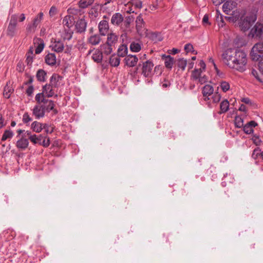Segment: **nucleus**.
<instances>
[{
  "label": "nucleus",
  "instance_id": "16",
  "mask_svg": "<svg viewBox=\"0 0 263 263\" xmlns=\"http://www.w3.org/2000/svg\"><path fill=\"white\" fill-rule=\"evenodd\" d=\"M87 26V22L84 19L81 18L76 22V28L77 32L82 33L85 32Z\"/></svg>",
  "mask_w": 263,
  "mask_h": 263
},
{
  "label": "nucleus",
  "instance_id": "1",
  "mask_svg": "<svg viewBox=\"0 0 263 263\" xmlns=\"http://www.w3.org/2000/svg\"><path fill=\"white\" fill-rule=\"evenodd\" d=\"M233 66V69L240 72H243L246 70V66L247 63L246 53L242 50L237 48L236 55Z\"/></svg>",
  "mask_w": 263,
  "mask_h": 263
},
{
  "label": "nucleus",
  "instance_id": "6",
  "mask_svg": "<svg viewBox=\"0 0 263 263\" xmlns=\"http://www.w3.org/2000/svg\"><path fill=\"white\" fill-rule=\"evenodd\" d=\"M43 12H40L33 20L32 22L27 25L26 31L28 33L34 32L35 31L37 26L43 19Z\"/></svg>",
  "mask_w": 263,
  "mask_h": 263
},
{
  "label": "nucleus",
  "instance_id": "20",
  "mask_svg": "<svg viewBox=\"0 0 263 263\" xmlns=\"http://www.w3.org/2000/svg\"><path fill=\"white\" fill-rule=\"evenodd\" d=\"M52 49L56 52H62L64 48V43L61 41H54L51 45Z\"/></svg>",
  "mask_w": 263,
  "mask_h": 263
},
{
  "label": "nucleus",
  "instance_id": "25",
  "mask_svg": "<svg viewBox=\"0 0 263 263\" xmlns=\"http://www.w3.org/2000/svg\"><path fill=\"white\" fill-rule=\"evenodd\" d=\"M101 40L100 35L96 34L90 36L87 40L88 43L92 45L96 46L100 43Z\"/></svg>",
  "mask_w": 263,
  "mask_h": 263
},
{
  "label": "nucleus",
  "instance_id": "56",
  "mask_svg": "<svg viewBox=\"0 0 263 263\" xmlns=\"http://www.w3.org/2000/svg\"><path fill=\"white\" fill-rule=\"evenodd\" d=\"M193 47L191 44H187L184 46V50L186 52H191L193 50Z\"/></svg>",
  "mask_w": 263,
  "mask_h": 263
},
{
  "label": "nucleus",
  "instance_id": "61",
  "mask_svg": "<svg viewBox=\"0 0 263 263\" xmlns=\"http://www.w3.org/2000/svg\"><path fill=\"white\" fill-rule=\"evenodd\" d=\"M57 12V8L52 6L51 7L50 10H49V14L50 16H53Z\"/></svg>",
  "mask_w": 263,
  "mask_h": 263
},
{
  "label": "nucleus",
  "instance_id": "42",
  "mask_svg": "<svg viewBox=\"0 0 263 263\" xmlns=\"http://www.w3.org/2000/svg\"><path fill=\"white\" fill-rule=\"evenodd\" d=\"M235 124L237 128L242 127L243 126V119L239 116H236L235 118Z\"/></svg>",
  "mask_w": 263,
  "mask_h": 263
},
{
  "label": "nucleus",
  "instance_id": "46",
  "mask_svg": "<svg viewBox=\"0 0 263 263\" xmlns=\"http://www.w3.org/2000/svg\"><path fill=\"white\" fill-rule=\"evenodd\" d=\"M127 53V49L126 47H120L118 50V55L119 57H124Z\"/></svg>",
  "mask_w": 263,
  "mask_h": 263
},
{
  "label": "nucleus",
  "instance_id": "30",
  "mask_svg": "<svg viewBox=\"0 0 263 263\" xmlns=\"http://www.w3.org/2000/svg\"><path fill=\"white\" fill-rule=\"evenodd\" d=\"M120 59L118 55L112 54L109 59V63L111 66L117 67L119 65Z\"/></svg>",
  "mask_w": 263,
  "mask_h": 263
},
{
  "label": "nucleus",
  "instance_id": "10",
  "mask_svg": "<svg viewBox=\"0 0 263 263\" xmlns=\"http://www.w3.org/2000/svg\"><path fill=\"white\" fill-rule=\"evenodd\" d=\"M41 105H42V107L45 112L47 111L49 112L51 110H52L54 114L58 113V110L54 108L55 104L53 101L47 99L44 103H42Z\"/></svg>",
  "mask_w": 263,
  "mask_h": 263
},
{
  "label": "nucleus",
  "instance_id": "40",
  "mask_svg": "<svg viewBox=\"0 0 263 263\" xmlns=\"http://www.w3.org/2000/svg\"><path fill=\"white\" fill-rule=\"evenodd\" d=\"M178 67L184 70L187 64V61L183 58L179 59L177 63Z\"/></svg>",
  "mask_w": 263,
  "mask_h": 263
},
{
  "label": "nucleus",
  "instance_id": "31",
  "mask_svg": "<svg viewBox=\"0 0 263 263\" xmlns=\"http://www.w3.org/2000/svg\"><path fill=\"white\" fill-rule=\"evenodd\" d=\"M47 73L43 69H39L37 70L36 74L37 80L40 82H45L46 80L45 77Z\"/></svg>",
  "mask_w": 263,
  "mask_h": 263
},
{
  "label": "nucleus",
  "instance_id": "3",
  "mask_svg": "<svg viewBox=\"0 0 263 263\" xmlns=\"http://www.w3.org/2000/svg\"><path fill=\"white\" fill-rule=\"evenodd\" d=\"M257 15L254 12H251L245 17H241L239 22V27L243 31L250 29L251 26L256 21Z\"/></svg>",
  "mask_w": 263,
  "mask_h": 263
},
{
  "label": "nucleus",
  "instance_id": "8",
  "mask_svg": "<svg viewBox=\"0 0 263 263\" xmlns=\"http://www.w3.org/2000/svg\"><path fill=\"white\" fill-rule=\"evenodd\" d=\"M136 27L137 32L140 35H143L145 33V23L141 14L139 15L136 18Z\"/></svg>",
  "mask_w": 263,
  "mask_h": 263
},
{
  "label": "nucleus",
  "instance_id": "2",
  "mask_svg": "<svg viewBox=\"0 0 263 263\" xmlns=\"http://www.w3.org/2000/svg\"><path fill=\"white\" fill-rule=\"evenodd\" d=\"M237 51V48H228L223 51L221 55L223 62L230 68L233 69V66H235L234 63Z\"/></svg>",
  "mask_w": 263,
  "mask_h": 263
},
{
  "label": "nucleus",
  "instance_id": "33",
  "mask_svg": "<svg viewBox=\"0 0 263 263\" xmlns=\"http://www.w3.org/2000/svg\"><path fill=\"white\" fill-rule=\"evenodd\" d=\"M42 124L37 121H34L32 123L31 128L33 131L36 133H40L42 131Z\"/></svg>",
  "mask_w": 263,
  "mask_h": 263
},
{
  "label": "nucleus",
  "instance_id": "64",
  "mask_svg": "<svg viewBox=\"0 0 263 263\" xmlns=\"http://www.w3.org/2000/svg\"><path fill=\"white\" fill-rule=\"evenodd\" d=\"M72 37V33L71 32H66L64 36V40H69Z\"/></svg>",
  "mask_w": 263,
  "mask_h": 263
},
{
  "label": "nucleus",
  "instance_id": "18",
  "mask_svg": "<svg viewBox=\"0 0 263 263\" xmlns=\"http://www.w3.org/2000/svg\"><path fill=\"white\" fill-rule=\"evenodd\" d=\"M123 22V17L120 13H115L111 18V23L114 25L119 26Z\"/></svg>",
  "mask_w": 263,
  "mask_h": 263
},
{
  "label": "nucleus",
  "instance_id": "48",
  "mask_svg": "<svg viewBox=\"0 0 263 263\" xmlns=\"http://www.w3.org/2000/svg\"><path fill=\"white\" fill-rule=\"evenodd\" d=\"M220 87L223 92H226L230 89V84L226 81H222L221 82Z\"/></svg>",
  "mask_w": 263,
  "mask_h": 263
},
{
  "label": "nucleus",
  "instance_id": "7",
  "mask_svg": "<svg viewBox=\"0 0 263 263\" xmlns=\"http://www.w3.org/2000/svg\"><path fill=\"white\" fill-rule=\"evenodd\" d=\"M154 64L152 61L147 60L142 63L141 74L145 77H151L153 74Z\"/></svg>",
  "mask_w": 263,
  "mask_h": 263
},
{
  "label": "nucleus",
  "instance_id": "17",
  "mask_svg": "<svg viewBox=\"0 0 263 263\" xmlns=\"http://www.w3.org/2000/svg\"><path fill=\"white\" fill-rule=\"evenodd\" d=\"M54 87H52L50 85L47 84L42 88V92L44 93L45 97L47 98H50L54 96V92L53 90V88Z\"/></svg>",
  "mask_w": 263,
  "mask_h": 263
},
{
  "label": "nucleus",
  "instance_id": "41",
  "mask_svg": "<svg viewBox=\"0 0 263 263\" xmlns=\"http://www.w3.org/2000/svg\"><path fill=\"white\" fill-rule=\"evenodd\" d=\"M130 49L133 52H138L141 50V45L138 43L133 42L130 44Z\"/></svg>",
  "mask_w": 263,
  "mask_h": 263
},
{
  "label": "nucleus",
  "instance_id": "47",
  "mask_svg": "<svg viewBox=\"0 0 263 263\" xmlns=\"http://www.w3.org/2000/svg\"><path fill=\"white\" fill-rule=\"evenodd\" d=\"M50 125L48 124H47V123H43L42 124V130L43 129H45V132L47 134H51L53 130H54V128L53 127H52L51 128V129L50 130H49V127H50Z\"/></svg>",
  "mask_w": 263,
  "mask_h": 263
},
{
  "label": "nucleus",
  "instance_id": "32",
  "mask_svg": "<svg viewBox=\"0 0 263 263\" xmlns=\"http://www.w3.org/2000/svg\"><path fill=\"white\" fill-rule=\"evenodd\" d=\"M13 89L7 83L4 87L3 95L5 98L8 99L10 98L11 94L13 92Z\"/></svg>",
  "mask_w": 263,
  "mask_h": 263
},
{
  "label": "nucleus",
  "instance_id": "50",
  "mask_svg": "<svg viewBox=\"0 0 263 263\" xmlns=\"http://www.w3.org/2000/svg\"><path fill=\"white\" fill-rule=\"evenodd\" d=\"M242 127H243L244 132L247 134H250L253 132V128L248 123Z\"/></svg>",
  "mask_w": 263,
  "mask_h": 263
},
{
  "label": "nucleus",
  "instance_id": "45",
  "mask_svg": "<svg viewBox=\"0 0 263 263\" xmlns=\"http://www.w3.org/2000/svg\"><path fill=\"white\" fill-rule=\"evenodd\" d=\"M259 156H261V150L259 147H256L253 152L252 157L254 159H257Z\"/></svg>",
  "mask_w": 263,
  "mask_h": 263
},
{
  "label": "nucleus",
  "instance_id": "59",
  "mask_svg": "<svg viewBox=\"0 0 263 263\" xmlns=\"http://www.w3.org/2000/svg\"><path fill=\"white\" fill-rule=\"evenodd\" d=\"M202 23L204 25H210V23L209 22V15L205 14L202 19Z\"/></svg>",
  "mask_w": 263,
  "mask_h": 263
},
{
  "label": "nucleus",
  "instance_id": "9",
  "mask_svg": "<svg viewBox=\"0 0 263 263\" xmlns=\"http://www.w3.org/2000/svg\"><path fill=\"white\" fill-rule=\"evenodd\" d=\"M263 34V25L257 22L251 29L249 35L252 37H260Z\"/></svg>",
  "mask_w": 263,
  "mask_h": 263
},
{
  "label": "nucleus",
  "instance_id": "52",
  "mask_svg": "<svg viewBox=\"0 0 263 263\" xmlns=\"http://www.w3.org/2000/svg\"><path fill=\"white\" fill-rule=\"evenodd\" d=\"M252 140L253 143L257 146L260 145L261 143V140L257 136H253Z\"/></svg>",
  "mask_w": 263,
  "mask_h": 263
},
{
  "label": "nucleus",
  "instance_id": "35",
  "mask_svg": "<svg viewBox=\"0 0 263 263\" xmlns=\"http://www.w3.org/2000/svg\"><path fill=\"white\" fill-rule=\"evenodd\" d=\"M45 97V95L42 92L37 93L35 97V100L37 102V104H41L42 103H44L47 100Z\"/></svg>",
  "mask_w": 263,
  "mask_h": 263
},
{
  "label": "nucleus",
  "instance_id": "57",
  "mask_svg": "<svg viewBox=\"0 0 263 263\" xmlns=\"http://www.w3.org/2000/svg\"><path fill=\"white\" fill-rule=\"evenodd\" d=\"M29 140L34 144H39V142L37 141L38 139L37 138V136L36 135H33L32 136L30 137Z\"/></svg>",
  "mask_w": 263,
  "mask_h": 263
},
{
  "label": "nucleus",
  "instance_id": "26",
  "mask_svg": "<svg viewBox=\"0 0 263 263\" xmlns=\"http://www.w3.org/2000/svg\"><path fill=\"white\" fill-rule=\"evenodd\" d=\"M33 51V47H30L29 48L28 51L27 52L26 54V62L27 63V65H31L33 62V60L34 58Z\"/></svg>",
  "mask_w": 263,
  "mask_h": 263
},
{
  "label": "nucleus",
  "instance_id": "54",
  "mask_svg": "<svg viewBox=\"0 0 263 263\" xmlns=\"http://www.w3.org/2000/svg\"><path fill=\"white\" fill-rule=\"evenodd\" d=\"M207 77L205 75H204L202 77L200 76L197 81H198L200 84H202L207 82Z\"/></svg>",
  "mask_w": 263,
  "mask_h": 263
},
{
  "label": "nucleus",
  "instance_id": "51",
  "mask_svg": "<svg viewBox=\"0 0 263 263\" xmlns=\"http://www.w3.org/2000/svg\"><path fill=\"white\" fill-rule=\"evenodd\" d=\"M212 98L214 103H218L220 100L221 96L218 92H217L214 94Z\"/></svg>",
  "mask_w": 263,
  "mask_h": 263
},
{
  "label": "nucleus",
  "instance_id": "19",
  "mask_svg": "<svg viewBox=\"0 0 263 263\" xmlns=\"http://www.w3.org/2000/svg\"><path fill=\"white\" fill-rule=\"evenodd\" d=\"M162 59L164 62L165 66L167 68L171 69L174 63V59L170 55H166L163 54L162 55Z\"/></svg>",
  "mask_w": 263,
  "mask_h": 263
},
{
  "label": "nucleus",
  "instance_id": "43",
  "mask_svg": "<svg viewBox=\"0 0 263 263\" xmlns=\"http://www.w3.org/2000/svg\"><path fill=\"white\" fill-rule=\"evenodd\" d=\"M13 135V132L10 130H6L3 135L2 141H5L8 138H11Z\"/></svg>",
  "mask_w": 263,
  "mask_h": 263
},
{
  "label": "nucleus",
  "instance_id": "58",
  "mask_svg": "<svg viewBox=\"0 0 263 263\" xmlns=\"http://www.w3.org/2000/svg\"><path fill=\"white\" fill-rule=\"evenodd\" d=\"M34 88L32 85L30 86L26 90V93L28 96H31L33 92Z\"/></svg>",
  "mask_w": 263,
  "mask_h": 263
},
{
  "label": "nucleus",
  "instance_id": "38",
  "mask_svg": "<svg viewBox=\"0 0 263 263\" xmlns=\"http://www.w3.org/2000/svg\"><path fill=\"white\" fill-rule=\"evenodd\" d=\"M59 77L55 74H53L50 79V82L48 84L50 85L53 87L57 86V83L59 81Z\"/></svg>",
  "mask_w": 263,
  "mask_h": 263
},
{
  "label": "nucleus",
  "instance_id": "34",
  "mask_svg": "<svg viewBox=\"0 0 263 263\" xmlns=\"http://www.w3.org/2000/svg\"><path fill=\"white\" fill-rule=\"evenodd\" d=\"M92 58L93 60L97 63H101L102 61V53L99 50H96L92 54Z\"/></svg>",
  "mask_w": 263,
  "mask_h": 263
},
{
  "label": "nucleus",
  "instance_id": "49",
  "mask_svg": "<svg viewBox=\"0 0 263 263\" xmlns=\"http://www.w3.org/2000/svg\"><path fill=\"white\" fill-rule=\"evenodd\" d=\"M32 120V118L29 116L28 112H25L23 115L22 120L24 123L27 124L28 122L31 121Z\"/></svg>",
  "mask_w": 263,
  "mask_h": 263
},
{
  "label": "nucleus",
  "instance_id": "53",
  "mask_svg": "<svg viewBox=\"0 0 263 263\" xmlns=\"http://www.w3.org/2000/svg\"><path fill=\"white\" fill-rule=\"evenodd\" d=\"M161 2V0H156L155 3L152 4L149 6V9L151 10H155L158 8V4Z\"/></svg>",
  "mask_w": 263,
  "mask_h": 263
},
{
  "label": "nucleus",
  "instance_id": "36",
  "mask_svg": "<svg viewBox=\"0 0 263 263\" xmlns=\"http://www.w3.org/2000/svg\"><path fill=\"white\" fill-rule=\"evenodd\" d=\"M93 2V0H80L79 2V6L80 8L84 9L91 5Z\"/></svg>",
  "mask_w": 263,
  "mask_h": 263
},
{
  "label": "nucleus",
  "instance_id": "39",
  "mask_svg": "<svg viewBox=\"0 0 263 263\" xmlns=\"http://www.w3.org/2000/svg\"><path fill=\"white\" fill-rule=\"evenodd\" d=\"M202 72V70H201V68L199 69H195L192 73L191 77L193 79L194 81H197V80L200 78L201 76Z\"/></svg>",
  "mask_w": 263,
  "mask_h": 263
},
{
  "label": "nucleus",
  "instance_id": "29",
  "mask_svg": "<svg viewBox=\"0 0 263 263\" xmlns=\"http://www.w3.org/2000/svg\"><path fill=\"white\" fill-rule=\"evenodd\" d=\"M229 108V102L227 100H223L220 104V111L219 114H222L226 112Z\"/></svg>",
  "mask_w": 263,
  "mask_h": 263
},
{
  "label": "nucleus",
  "instance_id": "4",
  "mask_svg": "<svg viewBox=\"0 0 263 263\" xmlns=\"http://www.w3.org/2000/svg\"><path fill=\"white\" fill-rule=\"evenodd\" d=\"M250 56L252 60L255 61L263 58V42L257 43L253 46Z\"/></svg>",
  "mask_w": 263,
  "mask_h": 263
},
{
  "label": "nucleus",
  "instance_id": "14",
  "mask_svg": "<svg viewBox=\"0 0 263 263\" xmlns=\"http://www.w3.org/2000/svg\"><path fill=\"white\" fill-rule=\"evenodd\" d=\"M214 92L213 87L210 85H205L202 88V93L204 97L205 101L210 100L209 96L212 95Z\"/></svg>",
  "mask_w": 263,
  "mask_h": 263
},
{
  "label": "nucleus",
  "instance_id": "37",
  "mask_svg": "<svg viewBox=\"0 0 263 263\" xmlns=\"http://www.w3.org/2000/svg\"><path fill=\"white\" fill-rule=\"evenodd\" d=\"M72 17L70 15H66L63 20L62 23L64 26H66L68 28H70L72 25Z\"/></svg>",
  "mask_w": 263,
  "mask_h": 263
},
{
  "label": "nucleus",
  "instance_id": "12",
  "mask_svg": "<svg viewBox=\"0 0 263 263\" xmlns=\"http://www.w3.org/2000/svg\"><path fill=\"white\" fill-rule=\"evenodd\" d=\"M237 3L233 1H227L224 3L222 6L223 12L227 14H229L231 11L236 7Z\"/></svg>",
  "mask_w": 263,
  "mask_h": 263
},
{
  "label": "nucleus",
  "instance_id": "15",
  "mask_svg": "<svg viewBox=\"0 0 263 263\" xmlns=\"http://www.w3.org/2000/svg\"><path fill=\"white\" fill-rule=\"evenodd\" d=\"M98 28L100 34L105 36L109 30L108 22L105 20L101 21L99 24Z\"/></svg>",
  "mask_w": 263,
  "mask_h": 263
},
{
  "label": "nucleus",
  "instance_id": "13",
  "mask_svg": "<svg viewBox=\"0 0 263 263\" xmlns=\"http://www.w3.org/2000/svg\"><path fill=\"white\" fill-rule=\"evenodd\" d=\"M125 65L127 66L133 67L136 65L138 61V58L135 55H128L124 59Z\"/></svg>",
  "mask_w": 263,
  "mask_h": 263
},
{
  "label": "nucleus",
  "instance_id": "44",
  "mask_svg": "<svg viewBox=\"0 0 263 263\" xmlns=\"http://www.w3.org/2000/svg\"><path fill=\"white\" fill-rule=\"evenodd\" d=\"M50 144V140L49 137L44 136V139L42 141V142H39V144L42 145L45 147H47L49 146Z\"/></svg>",
  "mask_w": 263,
  "mask_h": 263
},
{
  "label": "nucleus",
  "instance_id": "60",
  "mask_svg": "<svg viewBox=\"0 0 263 263\" xmlns=\"http://www.w3.org/2000/svg\"><path fill=\"white\" fill-rule=\"evenodd\" d=\"M161 85L163 88H166L170 86L171 83L168 80H164V81L161 83Z\"/></svg>",
  "mask_w": 263,
  "mask_h": 263
},
{
  "label": "nucleus",
  "instance_id": "55",
  "mask_svg": "<svg viewBox=\"0 0 263 263\" xmlns=\"http://www.w3.org/2000/svg\"><path fill=\"white\" fill-rule=\"evenodd\" d=\"M252 74L259 82H261V79L259 77L258 72L255 70H252Z\"/></svg>",
  "mask_w": 263,
  "mask_h": 263
},
{
  "label": "nucleus",
  "instance_id": "28",
  "mask_svg": "<svg viewBox=\"0 0 263 263\" xmlns=\"http://www.w3.org/2000/svg\"><path fill=\"white\" fill-rule=\"evenodd\" d=\"M134 17L133 15H129L125 17V20H123V26L122 28L124 30L129 29L130 24L134 22Z\"/></svg>",
  "mask_w": 263,
  "mask_h": 263
},
{
  "label": "nucleus",
  "instance_id": "27",
  "mask_svg": "<svg viewBox=\"0 0 263 263\" xmlns=\"http://www.w3.org/2000/svg\"><path fill=\"white\" fill-rule=\"evenodd\" d=\"M113 47L110 45H108L107 43H105L101 45L100 49L101 50V52L104 53L106 55L110 54L112 51Z\"/></svg>",
  "mask_w": 263,
  "mask_h": 263
},
{
  "label": "nucleus",
  "instance_id": "11",
  "mask_svg": "<svg viewBox=\"0 0 263 263\" xmlns=\"http://www.w3.org/2000/svg\"><path fill=\"white\" fill-rule=\"evenodd\" d=\"M45 111L42 107V105L36 104L32 109V114L35 116V119H39L45 116Z\"/></svg>",
  "mask_w": 263,
  "mask_h": 263
},
{
  "label": "nucleus",
  "instance_id": "22",
  "mask_svg": "<svg viewBox=\"0 0 263 263\" xmlns=\"http://www.w3.org/2000/svg\"><path fill=\"white\" fill-rule=\"evenodd\" d=\"M45 63L50 66L55 65L57 59L54 53H49L45 57Z\"/></svg>",
  "mask_w": 263,
  "mask_h": 263
},
{
  "label": "nucleus",
  "instance_id": "62",
  "mask_svg": "<svg viewBox=\"0 0 263 263\" xmlns=\"http://www.w3.org/2000/svg\"><path fill=\"white\" fill-rule=\"evenodd\" d=\"M32 136L33 135H31V132L27 130L26 132H24V134L22 135V137H24L25 138L28 137V139H29L30 138V137Z\"/></svg>",
  "mask_w": 263,
  "mask_h": 263
},
{
  "label": "nucleus",
  "instance_id": "24",
  "mask_svg": "<svg viewBox=\"0 0 263 263\" xmlns=\"http://www.w3.org/2000/svg\"><path fill=\"white\" fill-rule=\"evenodd\" d=\"M29 141L27 138L22 137L17 140L16 146L18 149H25L28 146Z\"/></svg>",
  "mask_w": 263,
  "mask_h": 263
},
{
  "label": "nucleus",
  "instance_id": "63",
  "mask_svg": "<svg viewBox=\"0 0 263 263\" xmlns=\"http://www.w3.org/2000/svg\"><path fill=\"white\" fill-rule=\"evenodd\" d=\"M258 68L260 72L263 74V59L259 62Z\"/></svg>",
  "mask_w": 263,
  "mask_h": 263
},
{
  "label": "nucleus",
  "instance_id": "23",
  "mask_svg": "<svg viewBox=\"0 0 263 263\" xmlns=\"http://www.w3.org/2000/svg\"><path fill=\"white\" fill-rule=\"evenodd\" d=\"M34 43L35 44H37L35 50V53L40 54L43 51L45 46L43 40L40 38H36L34 39Z\"/></svg>",
  "mask_w": 263,
  "mask_h": 263
},
{
  "label": "nucleus",
  "instance_id": "5",
  "mask_svg": "<svg viewBox=\"0 0 263 263\" xmlns=\"http://www.w3.org/2000/svg\"><path fill=\"white\" fill-rule=\"evenodd\" d=\"M17 14H13L11 16V18L7 29V34L9 36L12 37L16 33L17 24Z\"/></svg>",
  "mask_w": 263,
  "mask_h": 263
},
{
  "label": "nucleus",
  "instance_id": "21",
  "mask_svg": "<svg viewBox=\"0 0 263 263\" xmlns=\"http://www.w3.org/2000/svg\"><path fill=\"white\" fill-rule=\"evenodd\" d=\"M118 40V36L115 33H110L107 34L106 43L108 45L115 47L117 43Z\"/></svg>",
  "mask_w": 263,
  "mask_h": 263
}]
</instances>
